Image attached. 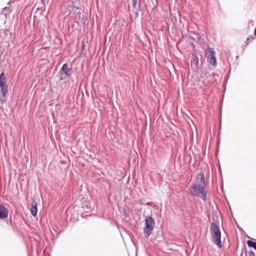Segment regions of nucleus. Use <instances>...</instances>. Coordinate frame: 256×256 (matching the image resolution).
<instances>
[{
	"instance_id": "obj_1",
	"label": "nucleus",
	"mask_w": 256,
	"mask_h": 256,
	"mask_svg": "<svg viewBox=\"0 0 256 256\" xmlns=\"http://www.w3.org/2000/svg\"><path fill=\"white\" fill-rule=\"evenodd\" d=\"M210 232L213 242L218 248H222L221 232L219 226L215 223L212 222L210 226Z\"/></svg>"
},
{
	"instance_id": "obj_2",
	"label": "nucleus",
	"mask_w": 256,
	"mask_h": 256,
	"mask_svg": "<svg viewBox=\"0 0 256 256\" xmlns=\"http://www.w3.org/2000/svg\"><path fill=\"white\" fill-rule=\"evenodd\" d=\"M190 193L193 196H200L204 201L206 200V192L204 186L192 184Z\"/></svg>"
},
{
	"instance_id": "obj_3",
	"label": "nucleus",
	"mask_w": 256,
	"mask_h": 256,
	"mask_svg": "<svg viewBox=\"0 0 256 256\" xmlns=\"http://www.w3.org/2000/svg\"><path fill=\"white\" fill-rule=\"evenodd\" d=\"M205 55L208 63L214 66L217 65L216 52L213 48L208 47L205 50Z\"/></svg>"
},
{
	"instance_id": "obj_4",
	"label": "nucleus",
	"mask_w": 256,
	"mask_h": 256,
	"mask_svg": "<svg viewBox=\"0 0 256 256\" xmlns=\"http://www.w3.org/2000/svg\"><path fill=\"white\" fill-rule=\"evenodd\" d=\"M192 58L191 63V68L192 70H196L197 68L198 64V54L196 50L192 52Z\"/></svg>"
},
{
	"instance_id": "obj_5",
	"label": "nucleus",
	"mask_w": 256,
	"mask_h": 256,
	"mask_svg": "<svg viewBox=\"0 0 256 256\" xmlns=\"http://www.w3.org/2000/svg\"><path fill=\"white\" fill-rule=\"evenodd\" d=\"M8 214V210L4 206L0 204V220L6 218Z\"/></svg>"
},
{
	"instance_id": "obj_6",
	"label": "nucleus",
	"mask_w": 256,
	"mask_h": 256,
	"mask_svg": "<svg viewBox=\"0 0 256 256\" xmlns=\"http://www.w3.org/2000/svg\"><path fill=\"white\" fill-rule=\"evenodd\" d=\"M144 224L145 226L143 228V231L145 238H148L150 236L151 234L154 230V228L146 224Z\"/></svg>"
},
{
	"instance_id": "obj_7",
	"label": "nucleus",
	"mask_w": 256,
	"mask_h": 256,
	"mask_svg": "<svg viewBox=\"0 0 256 256\" xmlns=\"http://www.w3.org/2000/svg\"><path fill=\"white\" fill-rule=\"evenodd\" d=\"M61 70L64 74L67 76H70L72 74V68H68V65L66 64H64Z\"/></svg>"
},
{
	"instance_id": "obj_8",
	"label": "nucleus",
	"mask_w": 256,
	"mask_h": 256,
	"mask_svg": "<svg viewBox=\"0 0 256 256\" xmlns=\"http://www.w3.org/2000/svg\"><path fill=\"white\" fill-rule=\"evenodd\" d=\"M30 212L32 216H35L38 212V204L35 200H32L31 204Z\"/></svg>"
},
{
	"instance_id": "obj_9",
	"label": "nucleus",
	"mask_w": 256,
	"mask_h": 256,
	"mask_svg": "<svg viewBox=\"0 0 256 256\" xmlns=\"http://www.w3.org/2000/svg\"><path fill=\"white\" fill-rule=\"evenodd\" d=\"M144 224L154 228V220L151 216H148L146 218Z\"/></svg>"
},
{
	"instance_id": "obj_10",
	"label": "nucleus",
	"mask_w": 256,
	"mask_h": 256,
	"mask_svg": "<svg viewBox=\"0 0 256 256\" xmlns=\"http://www.w3.org/2000/svg\"><path fill=\"white\" fill-rule=\"evenodd\" d=\"M0 88L1 89V92L4 98L6 95L8 93V88L6 84H2V86H0Z\"/></svg>"
},
{
	"instance_id": "obj_11",
	"label": "nucleus",
	"mask_w": 256,
	"mask_h": 256,
	"mask_svg": "<svg viewBox=\"0 0 256 256\" xmlns=\"http://www.w3.org/2000/svg\"><path fill=\"white\" fill-rule=\"evenodd\" d=\"M247 244L248 247L252 248L256 250V242H253L251 240L247 241Z\"/></svg>"
},
{
	"instance_id": "obj_12",
	"label": "nucleus",
	"mask_w": 256,
	"mask_h": 256,
	"mask_svg": "<svg viewBox=\"0 0 256 256\" xmlns=\"http://www.w3.org/2000/svg\"><path fill=\"white\" fill-rule=\"evenodd\" d=\"M210 76V74L209 73H208L204 71L203 70H202L201 71V72H200V77L201 78H203L206 79Z\"/></svg>"
},
{
	"instance_id": "obj_13",
	"label": "nucleus",
	"mask_w": 256,
	"mask_h": 256,
	"mask_svg": "<svg viewBox=\"0 0 256 256\" xmlns=\"http://www.w3.org/2000/svg\"><path fill=\"white\" fill-rule=\"evenodd\" d=\"M2 84H6V78L3 72L0 74V86Z\"/></svg>"
},
{
	"instance_id": "obj_14",
	"label": "nucleus",
	"mask_w": 256,
	"mask_h": 256,
	"mask_svg": "<svg viewBox=\"0 0 256 256\" xmlns=\"http://www.w3.org/2000/svg\"><path fill=\"white\" fill-rule=\"evenodd\" d=\"M200 182L202 184L201 186H204L205 187L206 184H205L204 174L202 173H201L200 174Z\"/></svg>"
},
{
	"instance_id": "obj_15",
	"label": "nucleus",
	"mask_w": 256,
	"mask_h": 256,
	"mask_svg": "<svg viewBox=\"0 0 256 256\" xmlns=\"http://www.w3.org/2000/svg\"><path fill=\"white\" fill-rule=\"evenodd\" d=\"M198 39V42L200 44H204L205 40L203 38H202L201 36H199Z\"/></svg>"
},
{
	"instance_id": "obj_16",
	"label": "nucleus",
	"mask_w": 256,
	"mask_h": 256,
	"mask_svg": "<svg viewBox=\"0 0 256 256\" xmlns=\"http://www.w3.org/2000/svg\"><path fill=\"white\" fill-rule=\"evenodd\" d=\"M138 0H132V4L133 8H135Z\"/></svg>"
},
{
	"instance_id": "obj_17",
	"label": "nucleus",
	"mask_w": 256,
	"mask_h": 256,
	"mask_svg": "<svg viewBox=\"0 0 256 256\" xmlns=\"http://www.w3.org/2000/svg\"><path fill=\"white\" fill-rule=\"evenodd\" d=\"M254 39V38L252 36V38H248L246 40V44H248L251 41Z\"/></svg>"
},
{
	"instance_id": "obj_18",
	"label": "nucleus",
	"mask_w": 256,
	"mask_h": 256,
	"mask_svg": "<svg viewBox=\"0 0 256 256\" xmlns=\"http://www.w3.org/2000/svg\"><path fill=\"white\" fill-rule=\"evenodd\" d=\"M248 256H256L255 253L252 251H250L248 252Z\"/></svg>"
},
{
	"instance_id": "obj_19",
	"label": "nucleus",
	"mask_w": 256,
	"mask_h": 256,
	"mask_svg": "<svg viewBox=\"0 0 256 256\" xmlns=\"http://www.w3.org/2000/svg\"><path fill=\"white\" fill-rule=\"evenodd\" d=\"M243 254H244V250L242 249V252H241V254H240V256H243Z\"/></svg>"
},
{
	"instance_id": "obj_20",
	"label": "nucleus",
	"mask_w": 256,
	"mask_h": 256,
	"mask_svg": "<svg viewBox=\"0 0 256 256\" xmlns=\"http://www.w3.org/2000/svg\"><path fill=\"white\" fill-rule=\"evenodd\" d=\"M124 216H127V213H126V210H124Z\"/></svg>"
},
{
	"instance_id": "obj_21",
	"label": "nucleus",
	"mask_w": 256,
	"mask_h": 256,
	"mask_svg": "<svg viewBox=\"0 0 256 256\" xmlns=\"http://www.w3.org/2000/svg\"><path fill=\"white\" fill-rule=\"evenodd\" d=\"M254 35L256 36V28L254 29Z\"/></svg>"
},
{
	"instance_id": "obj_22",
	"label": "nucleus",
	"mask_w": 256,
	"mask_h": 256,
	"mask_svg": "<svg viewBox=\"0 0 256 256\" xmlns=\"http://www.w3.org/2000/svg\"><path fill=\"white\" fill-rule=\"evenodd\" d=\"M246 256H247L246 252Z\"/></svg>"
}]
</instances>
